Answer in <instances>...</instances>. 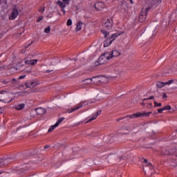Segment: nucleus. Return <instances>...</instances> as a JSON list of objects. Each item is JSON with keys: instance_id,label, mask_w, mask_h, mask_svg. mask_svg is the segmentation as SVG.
<instances>
[{"instance_id": "f257e3e1", "label": "nucleus", "mask_w": 177, "mask_h": 177, "mask_svg": "<svg viewBox=\"0 0 177 177\" xmlns=\"http://www.w3.org/2000/svg\"><path fill=\"white\" fill-rule=\"evenodd\" d=\"M120 55H121V53L117 50H114L111 53H105L99 57L98 64H104L106 60H110L111 57H117Z\"/></svg>"}, {"instance_id": "f03ea898", "label": "nucleus", "mask_w": 177, "mask_h": 177, "mask_svg": "<svg viewBox=\"0 0 177 177\" xmlns=\"http://www.w3.org/2000/svg\"><path fill=\"white\" fill-rule=\"evenodd\" d=\"M150 114H151V112L134 113L133 115H127L124 118H118L116 120V122H120V121H121V120H124V118H139V117H149Z\"/></svg>"}, {"instance_id": "7ed1b4c3", "label": "nucleus", "mask_w": 177, "mask_h": 177, "mask_svg": "<svg viewBox=\"0 0 177 177\" xmlns=\"http://www.w3.org/2000/svg\"><path fill=\"white\" fill-rule=\"evenodd\" d=\"M149 10H150V8H148V7L142 8L139 17V21L140 23H143V21H146V19H147V12H149Z\"/></svg>"}, {"instance_id": "20e7f679", "label": "nucleus", "mask_w": 177, "mask_h": 177, "mask_svg": "<svg viewBox=\"0 0 177 177\" xmlns=\"http://www.w3.org/2000/svg\"><path fill=\"white\" fill-rule=\"evenodd\" d=\"M176 82H177L176 80H170L166 82H157L156 86L157 88H163V86H165V85H171V84H176Z\"/></svg>"}, {"instance_id": "39448f33", "label": "nucleus", "mask_w": 177, "mask_h": 177, "mask_svg": "<svg viewBox=\"0 0 177 177\" xmlns=\"http://www.w3.org/2000/svg\"><path fill=\"white\" fill-rule=\"evenodd\" d=\"M14 160V158L8 157L6 158L0 159V165L1 167H6V165H9L10 162H12Z\"/></svg>"}, {"instance_id": "423d86ee", "label": "nucleus", "mask_w": 177, "mask_h": 177, "mask_svg": "<svg viewBox=\"0 0 177 177\" xmlns=\"http://www.w3.org/2000/svg\"><path fill=\"white\" fill-rule=\"evenodd\" d=\"M162 0H146V5L148 6L147 8H149V9H151L154 6V5L158 6L160 3H161Z\"/></svg>"}, {"instance_id": "0eeeda50", "label": "nucleus", "mask_w": 177, "mask_h": 177, "mask_svg": "<svg viewBox=\"0 0 177 177\" xmlns=\"http://www.w3.org/2000/svg\"><path fill=\"white\" fill-rule=\"evenodd\" d=\"M37 85H39V84L33 80H28L25 83V86H26V88H35Z\"/></svg>"}, {"instance_id": "6e6552de", "label": "nucleus", "mask_w": 177, "mask_h": 177, "mask_svg": "<svg viewBox=\"0 0 177 177\" xmlns=\"http://www.w3.org/2000/svg\"><path fill=\"white\" fill-rule=\"evenodd\" d=\"M85 102H81L79 106H77L76 108H72V109H68L66 110L67 113H73V111H77V110H80V109H82V107H84L85 106L84 104Z\"/></svg>"}, {"instance_id": "1a4fd4ad", "label": "nucleus", "mask_w": 177, "mask_h": 177, "mask_svg": "<svg viewBox=\"0 0 177 177\" xmlns=\"http://www.w3.org/2000/svg\"><path fill=\"white\" fill-rule=\"evenodd\" d=\"M104 27L110 30L113 27V19H107L104 24Z\"/></svg>"}, {"instance_id": "9d476101", "label": "nucleus", "mask_w": 177, "mask_h": 177, "mask_svg": "<svg viewBox=\"0 0 177 177\" xmlns=\"http://www.w3.org/2000/svg\"><path fill=\"white\" fill-rule=\"evenodd\" d=\"M94 6L97 10H103V9H104V3L97 2Z\"/></svg>"}, {"instance_id": "9b49d317", "label": "nucleus", "mask_w": 177, "mask_h": 177, "mask_svg": "<svg viewBox=\"0 0 177 177\" xmlns=\"http://www.w3.org/2000/svg\"><path fill=\"white\" fill-rule=\"evenodd\" d=\"M17 16H19V11L17 10V8H14L11 13V20H15Z\"/></svg>"}, {"instance_id": "f8f14e48", "label": "nucleus", "mask_w": 177, "mask_h": 177, "mask_svg": "<svg viewBox=\"0 0 177 177\" xmlns=\"http://www.w3.org/2000/svg\"><path fill=\"white\" fill-rule=\"evenodd\" d=\"M102 114V111H98L96 114L93 115V117L91 118H90L86 122V124H88V122H92V121H93V120H96V118H97V115H100Z\"/></svg>"}, {"instance_id": "ddd939ff", "label": "nucleus", "mask_w": 177, "mask_h": 177, "mask_svg": "<svg viewBox=\"0 0 177 177\" xmlns=\"http://www.w3.org/2000/svg\"><path fill=\"white\" fill-rule=\"evenodd\" d=\"M35 111L39 115H42V114H45V113H46V110L42 107L37 108Z\"/></svg>"}, {"instance_id": "4468645a", "label": "nucleus", "mask_w": 177, "mask_h": 177, "mask_svg": "<svg viewBox=\"0 0 177 177\" xmlns=\"http://www.w3.org/2000/svg\"><path fill=\"white\" fill-rule=\"evenodd\" d=\"M30 167H31V166L30 165L29 163L24 164L21 167L20 169L21 170L22 172H24V171H27V170L30 169Z\"/></svg>"}, {"instance_id": "2eb2a0df", "label": "nucleus", "mask_w": 177, "mask_h": 177, "mask_svg": "<svg viewBox=\"0 0 177 177\" xmlns=\"http://www.w3.org/2000/svg\"><path fill=\"white\" fill-rule=\"evenodd\" d=\"M37 62H38L37 59H28L25 61V64H30L31 66H34L35 64H37Z\"/></svg>"}, {"instance_id": "dca6fc26", "label": "nucleus", "mask_w": 177, "mask_h": 177, "mask_svg": "<svg viewBox=\"0 0 177 177\" xmlns=\"http://www.w3.org/2000/svg\"><path fill=\"white\" fill-rule=\"evenodd\" d=\"M113 41L109 38H106V39L104 41V47L107 48L109 45H111Z\"/></svg>"}, {"instance_id": "f3484780", "label": "nucleus", "mask_w": 177, "mask_h": 177, "mask_svg": "<svg viewBox=\"0 0 177 177\" xmlns=\"http://www.w3.org/2000/svg\"><path fill=\"white\" fill-rule=\"evenodd\" d=\"M68 3L66 2H63L61 1H57V5H58V6H59L61 8V9L62 8H66V5H67Z\"/></svg>"}, {"instance_id": "a211bd4d", "label": "nucleus", "mask_w": 177, "mask_h": 177, "mask_svg": "<svg viewBox=\"0 0 177 177\" xmlns=\"http://www.w3.org/2000/svg\"><path fill=\"white\" fill-rule=\"evenodd\" d=\"M119 35H121V33L116 32V33L112 34L111 36L109 37V39L113 42V41H115V38H117V37H119Z\"/></svg>"}, {"instance_id": "6ab92c4d", "label": "nucleus", "mask_w": 177, "mask_h": 177, "mask_svg": "<svg viewBox=\"0 0 177 177\" xmlns=\"http://www.w3.org/2000/svg\"><path fill=\"white\" fill-rule=\"evenodd\" d=\"M162 154H163L164 156H171V154H172V152H171V151H169V149H163L162 151Z\"/></svg>"}, {"instance_id": "aec40b11", "label": "nucleus", "mask_w": 177, "mask_h": 177, "mask_svg": "<svg viewBox=\"0 0 177 177\" xmlns=\"http://www.w3.org/2000/svg\"><path fill=\"white\" fill-rule=\"evenodd\" d=\"M93 80V78H87V79L82 80V82L85 85H88V84H91V82H92Z\"/></svg>"}, {"instance_id": "412c9836", "label": "nucleus", "mask_w": 177, "mask_h": 177, "mask_svg": "<svg viewBox=\"0 0 177 177\" xmlns=\"http://www.w3.org/2000/svg\"><path fill=\"white\" fill-rule=\"evenodd\" d=\"M24 107H26V104H19L15 106L16 110H23V109H24Z\"/></svg>"}, {"instance_id": "4be33fe9", "label": "nucleus", "mask_w": 177, "mask_h": 177, "mask_svg": "<svg viewBox=\"0 0 177 177\" xmlns=\"http://www.w3.org/2000/svg\"><path fill=\"white\" fill-rule=\"evenodd\" d=\"M169 74H171V70H169V69L162 72V75L164 77H168V75H169Z\"/></svg>"}, {"instance_id": "5701e85b", "label": "nucleus", "mask_w": 177, "mask_h": 177, "mask_svg": "<svg viewBox=\"0 0 177 177\" xmlns=\"http://www.w3.org/2000/svg\"><path fill=\"white\" fill-rule=\"evenodd\" d=\"M10 82H12L13 85H19V79L16 80V79H12L10 81Z\"/></svg>"}, {"instance_id": "b1692460", "label": "nucleus", "mask_w": 177, "mask_h": 177, "mask_svg": "<svg viewBox=\"0 0 177 177\" xmlns=\"http://www.w3.org/2000/svg\"><path fill=\"white\" fill-rule=\"evenodd\" d=\"M64 121V118H60L58 121L55 123V127H59V124H62Z\"/></svg>"}, {"instance_id": "393cba45", "label": "nucleus", "mask_w": 177, "mask_h": 177, "mask_svg": "<svg viewBox=\"0 0 177 177\" xmlns=\"http://www.w3.org/2000/svg\"><path fill=\"white\" fill-rule=\"evenodd\" d=\"M82 24L81 23V21H80L79 22H77V27H76V31H80V30H81V25H82Z\"/></svg>"}, {"instance_id": "a878e982", "label": "nucleus", "mask_w": 177, "mask_h": 177, "mask_svg": "<svg viewBox=\"0 0 177 177\" xmlns=\"http://www.w3.org/2000/svg\"><path fill=\"white\" fill-rule=\"evenodd\" d=\"M55 128H57V126H56V124H55L54 125L51 126V127L49 128L48 132V133L52 132V131H53V130L55 129Z\"/></svg>"}, {"instance_id": "bb28decb", "label": "nucleus", "mask_w": 177, "mask_h": 177, "mask_svg": "<svg viewBox=\"0 0 177 177\" xmlns=\"http://www.w3.org/2000/svg\"><path fill=\"white\" fill-rule=\"evenodd\" d=\"M44 32L46 34H49L50 32V26H48L47 28H45Z\"/></svg>"}, {"instance_id": "cd10ccee", "label": "nucleus", "mask_w": 177, "mask_h": 177, "mask_svg": "<svg viewBox=\"0 0 177 177\" xmlns=\"http://www.w3.org/2000/svg\"><path fill=\"white\" fill-rule=\"evenodd\" d=\"M153 103H154L155 107H161V106H162L161 103H158L156 101H154Z\"/></svg>"}, {"instance_id": "c85d7f7f", "label": "nucleus", "mask_w": 177, "mask_h": 177, "mask_svg": "<svg viewBox=\"0 0 177 177\" xmlns=\"http://www.w3.org/2000/svg\"><path fill=\"white\" fill-rule=\"evenodd\" d=\"M101 32H102V34H104V37L107 38V35H109V32H107V31L106 30H101Z\"/></svg>"}, {"instance_id": "c756f323", "label": "nucleus", "mask_w": 177, "mask_h": 177, "mask_svg": "<svg viewBox=\"0 0 177 177\" xmlns=\"http://www.w3.org/2000/svg\"><path fill=\"white\" fill-rule=\"evenodd\" d=\"M162 109H163V111L165 110H171V106L167 105L166 106L162 107Z\"/></svg>"}, {"instance_id": "7c9ffc66", "label": "nucleus", "mask_w": 177, "mask_h": 177, "mask_svg": "<svg viewBox=\"0 0 177 177\" xmlns=\"http://www.w3.org/2000/svg\"><path fill=\"white\" fill-rule=\"evenodd\" d=\"M66 24L68 26H71V24H73V21L71 19H68Z\"/></svg>"}, {"instance_id": "2f4dec72", "label": "nucleus", "mask_w": 177, "mask_h": 177, "mask_svg": "<svg viewBox=\"0 0 177 177\" xmlns=\"http://www.w3.org/2000/svg\"><path fill=\"white\" fill-rule=\"evenodd\" d=\"M39 12L40 13H44V12H45V8L40 7L39 9Z\"/></svg>"}, {"instance_id": "473e14b6", "label": "nucleus", "mask_w": 177, "mask_h": 177, "mask_svg": "<svg viewBox=\"0 0 177 177\" xmlns=\"http://www.w3.org/2000/svg\"><path fill=\"white\" fill-rule=\"evenodd\" d=\"M154 100V96H151L149 98H145L143 100Z\"/></svg>"}, {"instance_id": "72a5a7b5", "label": "nucleus", "mask_w": 177, "mask_h": 177, "mask_svg": "<svg viewBox=\"0 0 177 177\" xmlns=\"http://www.w3.org/2000/svg\"><path fill=\"white\" fill-rule=\"evenodd\" d=\"M5 66H0V73H2L3 71H5Z\"/></svg>"}, {"instance_id": "f704fd0d", "label": "nucleus", "mask_w": 177, "mask_h": 177, "mask_svg": "<svg viewBox=\"0 0 177 177\" xmlns=\"http://www.w3.org/2000/svg\"><path fill=\"white\" fill-rule=\"evenodd\" d=\"M42 20H44V16H40V17H39V20H37V23H39V21H42Z\"/></svg>"}, {"instance_id": "c9c22d12", "label": "nucleus", "mask_w": 177, "mask_h": 177, "mask_svg": "<svg viewBox=\"0 0 177 177\" xmlns=\"http://www.w3.org/2000/svg\"><path fill=\"white\" fill-rule=\"evenodd\" d=\"M24 78H26V75H23L19 76V78H18V80H24Z\"/></svg>"}, {"instance_id": "e433bc0d", "label": "nucleus", "mask_w": 177, "mask_h": 177, "mask_svg": "<svg viewBox=\"0 0 177 177\" xmlns=\"http://www.w3.org/2000/svg\"><path fill=\"white\" fill-rule=\"evenodd\" d=\"M33 43H34V41H32L30 44H28V45L26 46H25L26 49H27V48H28V46H31V45H32Z\"/></svg>"}, {"instance_id": "4c0bfd02", "label": "nucleus", "mask_w": 177, "mask_h": 177, "mask_svg": "<svg viewBox=\"0 0 177 177\" xmlns=\"http://www.w3.org/2000/svg\"><path fill=\"white\" fill-rule=\"evenodd\" d=\"M163 111H164L163 108H160V109H158V112L160 114H161V113H162Z\"/></svg>"}, {"instance_id": "58836bf2", "label": "nucleus", "mask_w": 177, "mask_h": 177, "mask_svg": "<svg viewBox=\"0 0 177 177\" xmlns=\"http://www.w3.org/2000/svg\"><path fill=\"white\" fill-rule=\"evenodd\" d=\"M9 82H10V81H6V80L3 81V84H9Z\"/></svg>"}, {"instance_id": "ea45409f", "label": "nucleus", "mask_w": 177, "mask_h": 177, "mask_svg": "<svg viewBox=\"0 0 177 177\" xmlns=\"http://www.w3.org/2000/svg\"><path fill=\"white\" fill-rule=\"evenodd\" d=\"M162 97L167 99V93H164L162 95Z\"/></svg>"}, {"instance_id": "a19ab883", "label": "nucleus", "mask_w": 177, "mask_h": 177, "mask_svg": "<svg viewBox=\"0 0 177 177\" xmlns=\"http://www.w3.org/2000/svg\"><path fill=\"white\" fill-rule=\"evenodd\" d=\"M52 71H53V70H46V71H45V73H52Z\"/></svg>"}, {"instance_id": "79ce46f5", "label": "nucleus", "mask_w": 177, "mask_h": 177, "mask_svg": "<svg viewBox=\"0 0 177 177\" xmlns=\"http://www.w3.org/2000/svg\"><path fill=\"white\" fill-rule=\"evenodd\" d=\"M5 93H7L5 91H0V95H3Z\"/></svg>"}, {"instance_id": "37998d69", "label": "nucleus", "mask_w": 177, "mask_h": 177, "mask_svg": "<svg viewBox=\"0 0 177 177\" xmlns=\"http://www.w3.org/2000/svg\"><path fill=\"white\" fill-rule=\"evenodd\" d=\"M61 11L63 12L64 15L66 14V10L64 8H61Z\"/></svg>"}, {"instance_id": "c03bdc74", "label": "nucleus", "mask_w": 177, "mask_h": 177, "mask_svg": "<svg viewBox=\"0 0 177 177\" xmlns=\"http://www.w3.org/2000/svg\"><path fill=\"white\" fill-rule=\"evenodd\" d=\"M148 107H149V109H151V107H153V104H149Z\"/></svg>"}, {"instance_id": "a18cd8bd", "label": "nucleus", "mask_w": 177, "mask_h": 177, "mask_svg": "<svg viewBox=\"0 0 177 177\" xmlns=\"http://www.w3.org/2000/svg\"><path fill=\"white\" fill-rule=\"evenodd\" d=\"M63 2H65L66 3H68L70 2V0H62Z\"/></svg>"}, {"instance_id": "49530a36", "label": "nucleus", "mask_w": 177, "mask_h": 177, "mask_svg": "<svg viewBox=\"0 0 177 177\" xmlns=\"http://www.w3.org/2000/svg\"><path fill=\"white\" fill-rule=\"evenodd\" d=\"M125 129H126V131H131V129H131L129 127H125Z\"/></svg>"}, {"instance_id": "de8ad7c7", "label": "nucleus", "mask_w": 177, "mask_h": 177, "mask_svg": "<svg viewBox=\"0 0 177 177\" xmlns=\"http://www.w3.org/2000/svg\"><path fill=\"white\" fill-rule=\"evenodd\" d=\"M44 149H49V145H45V146H44Z\"/></svg>"}, {"instance_id": "09e8293b", "label": "nucleus", "mask_w": 177, "mask_h": 177, "mask_svg": "<svg viewBox=\"0 0 177 177\" xmlns=\"http://www.w3.org/2000/svg\"><path fill=\"white\" fill-rule=\"evenodd\" d=\"M3 111V109L2 108H0V113L2 114V112Z\"/></svg>"}, {"instance_id": "8fccbe9b", "label": "nucleus", "mask_w": 177, "mask_h": 177, "mask_svg": "<svg viewBox=\"0 0 177 177\" xmlns=\"http://www.w3.org/2000/svg\"><path fill=\"white\" fill-rule=\"evenodd\" d=\"M148 167H151V164L150 162L148 163L147 165Z\"/></svg>"}, {"instance_id": "3c124183", "label": "nucleus", "mask_w": 177, "mask_h": 177, "mask_svg": "<svg viewBox=\"0 0 177 177\" xmlns=\"http://www.w3.org/2000/svg\"><path fill=\"white\" fill-rule=\"evenodd\" d=\"M91 103H95V100H93Z\"/></svg>"}, {"instance_id": "603ef678", "label": "nucleus", "mask_w": 177, "mask_h": 177, "mask_svg": "<svg viewBox=\"0 0 177 177\" xmlns=\"http://www.w3.org/2000/svg\"><path fill=\"white\" fill-rule=\"evenodd\" d=\"M144 162H147V160L145 159Z\"/></svg>"}, {"instance_id": "864d4df0", "label": "nucleus", "mask_w": 177, "mask_h": 177, "mask_svg": "<svg viewBox=\"0 0 177 177\" xmlns=\"http://www.w3.org/2000/svg\"><path fill=\"white\" fill-rule=\"evenodd\" d=\"M10 102H12V99L10 101L7 102V103H10Z\"/></svg>"}, {"instance_id": "5fc2aeb1", "label": "nucleus", "mask_w": 177, "mask_h": 177, "mask_svg": "<svg viewBox=\"0 0 177 177\" xmlns=\"http://www.w3.org/2000/svg\"><path fill=\"white\" fill-rule=\"evenodd\" d=\"M122 158H124L123 157H120V160H122Z\"/></svg>"}, {"instance_id": "6e6d98bb", "label": "nucleus", "mask_w": 177, "mask_h": 177, "mask_svg": "<svg viewBox=\"0 0 177 177\" xmlns=\"http://www.w3.org/2000/svg\"><path fill=\"white\" fill-rule=\"evenodd\" d=\"M93 78H97V76H96V77H93Z\"/></svg>"}, {"instance_id": "4d7b16f0", "label": "nucleus", "mask_w": 177, "mask_h": 177, "mask_svg": "<svg viewBox=\"0 0 177 177\" xmlns=\"http://www.w3.org/2000/svg\"><path fill=\"white\" fill-rule=\"evenodd\" d=\"M91 136H93V133H91Z\"/></svg>"}, {"instance_id": "13d9d810", "label": "nucleus", "mask_w": 177, "mask_h": 177, "mask_svg": "<svg viewBox=\"0 0 177 177\" xmlns=\"http://www.w3.org/2000/svg\"><path fill=\"white\" fill-rule=\"evenodd\" d=\"M18 66H20V64H18Z\"/></svg>"}, {"instance_id": "bf43d9fd", "label": "nucleus", "mask_w": 177, "mask_h": 177, "mask_svg": "<svg viewBox=\"0 0 177 177\" xmlns=\"http://www.w3.org/2000/svg\"><path fill=\"white\" fill-rule=\"evenodd\" d=\"M142 104H145L142 102Z\"/></svg>"}]
</instances>
